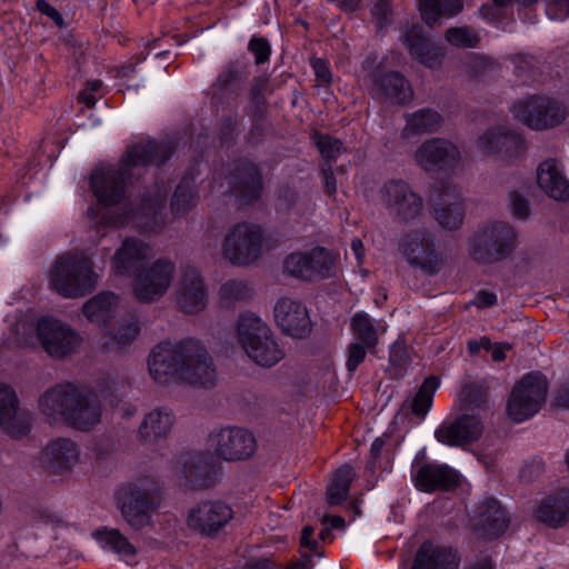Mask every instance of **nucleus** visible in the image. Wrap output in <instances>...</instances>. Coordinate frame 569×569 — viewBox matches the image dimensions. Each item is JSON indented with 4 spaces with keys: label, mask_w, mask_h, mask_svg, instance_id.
<instances>
[{
    "label": "nucleus",
    "mask_w": 569,
    "mask_h": 569,
    "mask_svg": "<svg viewBox=\"0 0 569 569\" xmlns=\"http://www.w3.org/2000/svg\"><path fill=\"white\" fill-rule=\"evenodd\" d=\"M547 14L553 20H563L569 16V0H547Z\"/></svg>",
    "instance_id": "nucleus-58"
},
{
    "label": "nucleus",
    "mask_w": 569,
    "mask_h": 569,
    "mask_svg": "<svg viewBox=\"0 0 569 569\" xmlns=\"http://www.w3.org/2000/svg\"><path fill=\"white\" fill-rule=\"evenodd\" d=\"M495 563L489 556H481L475 561L470 562L465 569H495Z\"/></svg>",
    "instance_id": "nucleus-64"
},
{
    "label": "nucleus",
    "mask_w": 569,
    "mask_h": 569,
    "mask_svg": "<svg viewBox=\"0 0 569 569\" xmlns=\"http://www.w3.org/2000/svg\"><path fill=\"white\" fill-rule=\"evenodd\" d=\"M263 233L252 223H238L224 236L221 246L222 257L234 266H249L261 254Z\"/></svg>",
    "instance_id": "nucleus-11"
},
{
    "label": "nucleus",
    "mask_w": 569,
    "mask_h": 569,
    "mask_svg": "<svg viewBox=\"0 0 569 569\" xmlns=\"http://www.w3.org/2000/svg\"><path fill=\"white\" fill-rule=\"evenodd\" d=\"M503 8L505 7L496 6V3L493 2V4H483L480 8L479 12L483 19H486L488 21H493L500 16V11Z\"/></svg>",
    "instance_id": "nucleus-63"
},
{
    "label": "nucleus",
    "mask_w": 569,
    "mask_h": 569,
    "mask_svg": "<svg viewBox=\"0 0 569 569\" xmlns=\"http://www.w3.org/2000/svg\"><path fill=\"white\" fill-rule=\"evenodd\" d=\"M459 400L462 410H487V390L481 385L469 383L463 386Z\"/></svg>",
    "instance_id": "nucleus-49"
},
{
    "label": "nucleus",
    "mask_w": 569,
    "mask_h": 569,
    "mask_svg": "<svg viewBox=\"0 0 569 569\" xmlns=\"http://www.w3.org/2000/svg\"><path fill=\"white\" fill-rule=\"evenodd\" d=\"M390 371L395 378L403 377L410 365V357L405 346L396 343L389 353Z\"/></svg>",
    "instance_id": "nucleus-53"
},
{
    "label": "nucleus",
    "mask_w": 569,
    "mask_h": 569,
    "mask_svg": "<svg viewBox=\"0 0 569 569\" xmlns=\"http://www.w3.org/2000/svg\"><path fill=\"white\" fill-rule=\"evenodd\" d=\"M208 443L218 458L228 462L247 460L257 449L254 436L240 427H226L212 431Z\"/></svg>",
    "instance_id": "nucleus-15"
},
{
    "label": "nucleus",
    "mask_w": 569,
    "mask_h": 569,
    "mask_svg": "<svg viewBox=\"0 0 569 569\" xmlns=\"http://www.w3.org/2000/svg\"><path fill=\"white\" fill-rule=\"evenodd\" d=\"M350 329L356 338V342L366 345L369 350H373L379 341L378 331L373 320L365 312H358L351 318Z\"/></svg>",
    "instance_id": "nucleus-45"
},
{
    "label": "nucleus",
    "mask_w": 569,
    "mask_h": 569,
    "mask_svg": "<svg viewBox=\"0 0 569 569\" xmlns=\"http://www.w3.org/2000/svg\"><path fill=\"white\" fill-rule=\"evenodd\" d=\"M79 460L80 448L78 443L66 437L49 441L41 453V463L51 473L69 471Z\"/></svg>",
    "instance_id": "nucleus-28"
},
{
    "label": "nucleus",
    "mask_w": 569,
    "mask_h": 569,
    "mask_svg": "<svg viewBox=\"0 0 569 569\" xmlns=\"http://www.w3.org/2000/svg\"><path fill=\"white\" fill-rule=\"evenodd\" d=\"M439 386V379L430 376L420 386L416 396L411 401L412 412L417 416L423 417L431 407L433 395Z\"/></svg>",
    "instance_id": "nucleus-47"
},
{
    "label": "nucleus",
    "mask_w": 569,
    "mask_h": 569,
    "mask_svg": "<svg viewBox=\"0 0 569 569\" xmlns=\"http://www.w3.org/2000/svg\"><path fill=\"white\" fill-rule=\"evenodd\" d=\"M411 478L422 492L448 491L459 483L458 473L447 465L415 460Z\"/></svg>",
    "instance_id": "nucleus-20"
},
{
    "label": "nucleus",
    "mask_w": 569,
    "mask_h": 569,
    "mask_svg": "<svg viewBox=\"0 0 569 569\" xmlns=\"http://www.w3.org/2000/svg\"><path fill=\"white\" fill-rule=\"evenodd\" d=\"M483 423L478 415L463 413L453 421L443 422L436 430L437 440L447 446H463L479 439Z\"/></svg>",
    "instance_id": "nucleus-27"
},
{
    "label": "nucleus",
    "mask_w": 569,
    "mask_h": 569,
    "mask_svg": "<svg viewBox=\"0 0 569 569\" xmlns=\"http://www.w3.org/2000/svg\"><path fill=\"white\" fill-rule=\"evenodd\" d=\"M315 143L327 160L336 159L341 151L340 140L327 134L315 136Z\"/></svg>",
    "instance_id": "nucleus-54"
},
{
    "label": "nucleus",
    "mask_w": 569,
    "mask_h": 569,
    "mask_svg": "<svg viewBox=\"0 0 569 569\" xmlns=\"http://www.w3.org/2000/svg\"><path fill=\"white\" fill-rule=\"evenodd\" d=\"M405 43L411 57L427 68L436 69L442 63L443 49L431 42L421 26L413 24L405 33Z\"/></svg>",
    "instance_id": "nucleus-31"
},
{
    "label": "nucleus",
    "mask_w": 569,
    "mask_h": 569,
    "mask_svg": "<svg viewBox=\"0 0 569 569\" xmlns=\"http://www.w3.org/2000/svg\"><path fill=\"white\" fill-rule=\"evenodd\" d=\"M371 94L383 102L406 104L411 101L413 91L401 73L390 71L373 74Z\"/></svg>",
    "instance_id": "nucleus-30"
},
{
    "label": "nucleus",
    "mask_w": 569,
    "mask_h": 569,
    "mask_svg": "<svg viewBox=\"0 0 569 569\" xmlns=\"http://www.w3.org/2000/svg\"><path fill=\"white\" fill-rule=\"evenodd\" d=\"M502 127L492 128L486 131L482 136L479 137L477 141L478 149L485 154H495L502 152L503 147L501 146L502 137H503Z\"/></svg>",
    "instance_id": "nucleus-52"
},
{
    "label": "nucleus",
    "mask_w": 569,
    "mask_h": 569,
    "mask_svg": "<svg viewBox=\"0 0 569 569\" xmlns=\"http://www.w3.org/2000/svg\"><path fill=\"white\" fill-rule=\"evenodd\" d=\"M176 423L171 409L158 407L144 415L137 430V440L144 446H154L166 440Z\"/></svg>",
    "instance_id": "nucleus-29"
},
{
    "label": "nucleus",
    "mask_w": 569,
    "mask_h": 569,
    "mask_svg": "<svg viewBox=\"0 0 569 569\" xmlns=\"http://www.w3.org/2000/svg\"><path fill=\"white\" fill-rule=\"evenodd\" d=\"M248 50L254 56L257 64L267 62L271 53L269 41L264 38L258 37H252L250 39Z\"/></svg>",
    "instance_id": "nucleus-57"
},
{
    "label": "nucleus",
    "mask_w": 569,
    "mask_h": 569,
    "mask_svg": "<svg viewBox=\"0 0 569 569\" xmlns=\"http://www.w3.org/2000/svg\"><path fill=\"white\" fill-rule=\"evenodd\" d=\"M537 181L550 198L557 201L569 199V181L555 159H547L538 166Z\"/></svg>",
    "instance_id": "nucleus-34"
},
{
    "label": "nucleus",
    "mask_w": 569,
    "mask_h": 569,
    "mask_svg": "<svg viewBox=\"0 0 569 569\" xmlns=\"http://www.w3.org/2000/svg\"><path fill=\"white\" fill-rule=\"evenodd\" d=\"M32 421L31 411L20 408L16 390L7 383H0V427L2 430L13 438H20L30 431Z\"/></svg>",
    "instance_id": "nucleus-18"
},
{
    "label": "nucleus",
    "mask_w": 569,
    "mask_h": 569,
    "mask_svg": "<svg viewBox=\"0 0 569 569\" xmlns=\"http://www.w3.org/2000/svg\"><path fill=\"white\" fill-rule=\"evenodd\" d=\"M367 351L369 348L360 342L353 341L348 346L346 367L349 372H355L365 361Z\"/></svg>",
    "instance_id": "nucleus-55"
},
{
    "label": "nucleus",
    "mask_w": 569,
    "mask_h": 569,
    "mask_svg": "<svg viewBox=\"0 0 569 569\" xmlns=\"http://www.w3.org/2000/svg\"><path fill=\"white\" fill-rule=\"evenodd\" d=\"M355 476L356 472L349 465L340 467L333 473L332 480L327 488V500L329 505H341L347 499Z\"/></svg>",
    "instance_id": "nucleus-43"
},
{
    "label": "nucleus",
    "mask_w": 569,
    "mask_h": 569,
    "mask_svg": "<svg viewBox=\"0 0 569 569\" xmlns=\"http://www.w3.org/2000/svg\"><path fill=\"white\" fill-rule=\"evenodd\" d=\"M237 340L248 358L259 367H274L286 357L270 327L253 313L239 316Z\"/></svg>",
    "instance_id": "nucleus-5"
},
{
    "label": "nucleus",
    "mask_w": 569,
    "mask_h": 569,
    "mask_svg": "<svg viewBox=\"0 0 569 569\" xmlns=\"http://www.w3.org/2000/svg\"><path fill=\"white\" fill-rule=\"evenodd\" d=\"M219 302L224 308H234L238 303H246L253 297V288L247 280L229 279L218 291Z\"/></svg>",
    "instance_id": "nucleus-41"
},
{
    "label": "nucleus",
    "mask_w": 569,
    "mask_h": 569,
    "mask_svg": "<svg viewBox=\"0 0 569 569\" xmlns=\"http://www.w3.org/2000/svg\"><path fill=\"white\" fill-rule=\"evenodd\" d=\"M435 218L438 223L448 230L459 229L465 218V206L457 187L441 183L432 196Z\"/></svg>",
    "instance_id": "nucleus-21"
},
{
    "label": "nucleus",
    "mask_w": 569,
    "mask_h": 569,
    "mask_svg": "<svg viewBox=\"0 0 569 569\" xmlns=\"http://www.w3.org/2000/svg\"><path fill=\"white\" fill-rule=\"evenodd\" d=\"M274 320L280 330L292 338H305L311 330L307 308L288 297L280 298L273 309Z\"/></svg>",
    "instance_id": "nucleus-24"
},
{
    "label": "nucleus",
    "mask_w": 569,
    "mask_h": 569,
    "mask_svg": "<svg viewBox=\"0 0 569 569\" xmlns=\"http://www.w3.org/2000/svg\"><path fill=\"white\" fill-rule=\"evenodd\" d=\"M536 517L551 528H559L569 522V490H560L546 497L539 503Z\"/></svg>",
    "instance_id": "nucleus-35"
},
{
    "label": "nucleus",
    "mask_w": 569,
    "mask_h": 569,
    "mask_svg": "<svg viewBox=\"0 0 569 569\" xmlns=\"http://www.w3.org/2000/svg\"><path fill=\"white\" fill-rule=\"evenodd\" d=\"M212 466L206 456L200 453L183 457V472L186 479L194 487H207L210 482Z\"/></svg>",
    "instance_id": "nucleus-42"
},
{
    "label": "nucleus",
    "mask_w": 569,
    "mask_h": 569,
    "mask_svg": "<svg viewBox=\"0 0 569 569\" xmlns=\"http://www.w3.org/2000/svg\"><path fill=\"white\" fill-rule=\"evenodd\" d=\"M445 37L451 46L459 48H475L480 41L477 31L471 27L449 28Z\"/></svg>",
    "instance_id": "nucleus-50"
},
{
    "label": "nucleus",
    "mask_w": 569,
    "mask_h": 569,
    "mask_svg": "<svg viewBox=\"0 0 569 569\" xmlns=\"http://www.w3.org/2000/svg\"><path fill=\"white\" fill-rule=\"evenodd\" d=\"M510 112L516 120L538 131L555 128L567 117V110L559 101L537 94L517 100Z\"/></svg>",
    "instance_id": "nucleus-9"
},
{
    "label": "nucleus",
    "mask_w": 569,
    "mask_h": 569,
    "mask_svg": "<svg viewBox=\"0 0 569 569\" xmlns=\"http://www.w3.org/2000/svg\"><path fill=\"white\" fill-rule=\"evenodd\" d=\"M288 274L305 280L316 281L336 274V256L323 247H316L307 252H293L283 263Z\"/></svg>",
    "instance_id": "nucleus-14"
},
{
    "label": "nucleus",
    "mask_w": 569,
    "mask_h": 569,
    "mask_svg": "<svg viewBox=\"0 0 569 569\" xmlns=\"http://www.w3.org/2000/svg\"><path fill=\"white\" fill-rule=\"evenodd\" d=\"M118 303L113 292H100L83 305L82 311L90 322L104 325L113 318Z\"/></svg>",
    "instance_id": "nucleus-39"
},
{
    "label": "nucleus",
    "mask_w": 569,
    "mask_h": 569,
    "mask_svg": "<svg viewBox=\"0 0 569 569\" xmlns=\"http://www.w3.org/2000/svg\"><path fill=\"white\" fill-rule=\"evenodd\" d=\"M116 497L123 519L133 530L150 526L152 515L162 502L160 483L151 476H142L121 486Z\"/></svg>",
    "instance_id": "nucleus-4"
},
{
    "label": "nucleus",
    "mask_w": 569,
    "mask_h": 569,
    "mask_svg": "<svg viewBox=\"0 0 569 569\" xmlns=\"http://www.w3.org/2000/svg\"><path fill=\"white\" fill-rule=\"evenodd\" d=\"M517 234L507 222L495 221L480 228L469 240L470 257L483 264L508 258L516 249Z\"/></svg>",
    "instance_id": "nucleus-7"
},
{
    "label": "nucleus",
    "mask_w": 569,
    "mask_h": 569,
    "mask_svg": "<svg viewBox=\"0 0 569 569\" xmlns=\"http://www.w3.org/2000/svg\"><path fill=\"white\" fill-rule=\"evenodd\" d=\"M139 333V321L136 318L130 317L129 319L122 320L120 322L114 335L107 332L101 336L98 342L99 349L106 353L124 349L137 339Z\"/></svg>",
    "instance_id": "nucleus-37"
},
{
    "label": "nucleus",
    "mask_w": 569,
    "mask_h": 569,
    "mask_svg": "<svg viewBox=\"0 0 569 569\" xmlns=\"http://www.w3.org/2000/svg\"><path fill=\"white\" fill-rule=\"evenodd\" d=\"M37 336L44 351L54 358H63L74 352L81 343L77 331L53 318L39 320Z\"/></svg>",
    "instance_id": "nucleus-16"
},
{
    "label": "nucleus",
    "mask_w": 569,
    "mask_h": 569,
    "mask_svg": "<svg viewBox=\"0 0 569 569\" xmlns=\"http://www.w3.org/2000/svg\"><path fill=\"white\" fill-rule=\"evenodd\" d=\"M153 151L160 159H166L170 154V148L166 144L136 143L128 148L117 168L108 167L93 171L91 189L99 202L106 206L118 204L124 197L127 177L133 168L154 162L156 159L151 156Z\"/></svg>",
    "instance_id": "nucleus-3"
},
{
    "label": "nucleus",
    "mask_w": 569,
    "mask_h": 569,
    "mask_svg": "<svg viewBox=\"0 0 569 569\" xmlns=\"http://www.w3.org/2000/svg\"><path fill=\"white\" fill-rule=\"evenodd\" d=\"M418 8L422 20L430 27L441 17L451 18L463 9L462 0H418Z\"/></svg>",
    "instance_id": "nucleus-40"
},
{
    "label": "nucleus",
    "mask_w": 569,
    "mask_h": 569,
    "mask_svg": "<svg viewBox=\"0 0 569 569\" xmlns=\"http://www.w3.org/2000/svg\"><path fill=\"white\" fill-rule=\"evenodd\" d=\"M233 517L231 507L221 501H204L189 511L188 526L202 536L219 532Z\"/></svg>",
    "instance_id": "nucleus-22"
},
{
    "label": "nucleus",
    "mask_w": 569,
    "mask_h": 569,
    "mask_svg": "<svg viewBox=\"0 0 569 569\" xmlns=\"http://www.w3.org/2000/svg\"><path fill=\"white\" fill-rule=\"evenodd\" d=\"M228 181L230 191L243 203H251L261 196V173L258 167L249 160L236 162Z\"/></svg>",
    "instance_id": "nucleus-26"
},
{
    "label": "nucleus",
    "mask_w": 569,
    "mask_h": 569,
    "mask_svg": "<svg viewBox=\"0 0 569 569\" xmlns=\"http://www.w3.org/2000/svg\"><path fill=\"white\" fill-rule=\"evenodd\" d=\"M325 188L328 194L332 196L337 191V180L331 167L322 169Z\"/></svg>",
    "instance_id": "nucleus-62"
},
{
    "label": "nucleus",
    "mask_w": 569,
    "mask_h": 569,
    "mask_svg": "<svg viewBox=\"0 0 569 569\" xmlns=\"http://www.w3.org/2000/svg\"><path fill=\"white\" fill-rule=\"evenodd\" d=\"M269 87V81L264 77H258L252 80L250 94L253 100H260L264 97Z\"/></svg>",
    "instance_id": "nucleus-61"
},
{
    "label": "nucleus",
    "mask_w": 569,
    "mask_h": 569,
    "mask_svg": "<svg viewBox=\"0 0 569 569\" xmlns=\"http://www.w3.org/2000/svg\"><path fill=\"white\" fill-rule=\"evenodd\" d=\"M91 259L82 253L60 256L50 269V286L64 298H80L90 293L98 283Z\"/></svg>",
    "instance_id": "nucleus-6"
},
{
    "label": "nucleus",
    "mask_w": 569,
    "mask_h": 569,
    "mask_svg": "<svg viewBox=\"0 0 569 569\" xmlns=\"http://www.w3.org/2000/svg\"><path fill=\"white\" fill-rule=\"evenodd\" d=\"M313 535L315 530L312 527L307 526L302 529L300 546L305 551L301 560L295 563L290 569H312L313 562L310 556H323V551L319 548L318 540L313 539Z\"/></svg>",
    "instance_id": "nucleus-48"
},
{
    "label": "nucleus",
    "mask_w": 569,
    "mask_h": 569,
    "mask_svg": "<svg viewBox=\"0 0 569 569\" xmlns=\"http://www.w3.org/2000/svg\"><path fill=\"white\" fill-rule=\"evenodd\" d=\"M379 199L392 220L400 224L413 223L423 211L422 197L402 179L386 181L379 189Z\"/></svg>",
    "instance_id": "nucleus-8"
},
{
    "label": "nucleus",
    "mask_w": 569,
    "mask_h": 569,
    "mask_svg": "<svg viewBox=\"0 0 569 569\" xmlns=\"http://www.w3.org/2000/svg\"><path fill=\"white\" fill-rule=\"evenodd\" d=\"M39 412L53 425H66L88 432L102 420V405L97 391L72 382L48 388L38 399Z\"/></svg>",
    "instance_id": "nucleus-2"
},
{
    "label": "nucleus",
    "mask_w": 569,
    "mask_h": 569,
    "mask_svg": "<svg viewBox=\"0 0 569 569\" xmlns=\"http://www.w3.org/2000/svg\"><path fill=\"white\" fill-rule=\"evenodd\" d=\"M509 208L511 214L518 219H527L530 214V208L527 197L517 190H512L509 192Z\"/></svg>",
    "instance_id": "nucleus-56"
},
{
    "label": "nucleus",
    "mask_w": 569,
    "mask_h": 569,
    "mask_svg": "<svg viewBox=\"0 0 569 569\" xmlns=\"http://www.w3.org/2000/svg\"><path fill=\"white\" fill-rule=\"evenodd\" d=\"M167 198V189H157L153 194L143 197L140 209L126 213L123 217L111 221V224L119 227L133 221L139 228L156 231L166 224V218L162 214Z\"/></svg>",
    "instance_id": "nucleus-25"
},
{
    "label": "nucleus",
    "mask_w": 569,
    "mask_h": 569,
    "mask_svg": "<svg viewBox=\"0 0 569 569\" xmlns=\"http://www.w3.org/2000/svg\"><path fill=\"white\" fill-rule=\"evenodd\" d=\"M311 67L315 71L316 79L319 84H330L332 76L327 62L322 59L315 58L311 60Z\"/></svg>",
    "instance_id": "nucleus-59"
},
{
    "label": "nucleus",
    "mask_w": 569,
    "mask_h": 569,
    "mask_svg": "<svg viewBox=\"0 0 569 569\" xmlns=\"http://www.w3.org/2000/svg\"><path fill=\"white\" fill-rule=\"evenodd\" d=\"M509 518L500 502L488 498L479 507V515L475 519V530L482 537L492 539L500 536L508 528Z\"/></svg>",
    "instance_id": "nucleus-32"
},
{
    "label": "nucleus",
    "mask_w": 569,
    "mask_h": 569,
    "mask_svg": "<svg viewBox=\"0 0 569 569\" xmlns=\"http://www.w3.org/2000/svg\"><path fill=\"white\" fill-rule=\"evenodd\" d=\"M501 146L503 149L500 154L507 159H517L526 151V142L522 136L508 129L503 130Z\"/></svg>",
    "instance_id": "nucleus-51"
},
{
    "label": "nucleus",
    "mask_w": 569,
    "mask_h": 569,
    "mask_svg": "<svg viewBox=\"0 0 569 569\" xmlns=\"http://www.w3.org/2000/svg\"><path fill=\"white\" fill-rule=\"evenodd\" d=\"M153 257L152 248L137 238H127L112 257L111 268L116 274L134 277Z\"/></svg>",
    "instance_id": "nucleus-23"
},
{
    "label": "nucleus",
    "mask_w": 569,
    "mask_h": 569,
    "mask_svg": "<svg viewBox=\"0 0 569 569\" xmlns=\"http://www.w3.org/2000/svg\"><path fill=\"white\" fill-rule=\"evenodd\" d=\"M178 308L187 315L202 311L208 303V288L201 272L193 266L183 264L177 284Z\"/></svg>",
    "instance_id": "nucleus-17"
},
{
    "label": "nucleus",
    "mask_w": 569,
    "mask_h": 569,
    "mask_svg": "<svg viewBox=\"0 0 569 569\" xmlns=\"http://www.w3.org/2000/svg\"><path fill=\"white\" fill-rule=\"evenodd\" d=\"M415 161L426 172L448 170L459 163L460 151L449 140L431 138L418 147Z\"/></svg>",
    "instance_id": "nucleus-19"
},
{
    "label": "nucleus",
    "mask_w": 569,
    "mask_h": 569,
    "mask_svg": "<svg viewBox=\"0 0 569 569\" xmlns=\"http://www.w3.org/2000/svg\"><path fill=\"white\" fill-rule=\"evenodd\" d=\"M547 380L539 372L526 375L513 388L507 410L511 419L522 422L537 413L546 400Z\"/></svg>",
    "instance_id": "nucleus-12"
},
{
    "label": "nucleus",
    "mask_w": 569,
    "mask_h": 569,
    "mask_svg": "<svg viewBox=\"0 0 569 569\" xmlns=\"http://www.w3.org/2000/svg\"><path fill=\"white\" fill-rule=\"evenodd\" d=\"M405 119L403 138L436 132L442 124V117L430 108H422L412 113H407Z\"/></svg>",
    "instance_id": "nucleus-36"
},
{
    "label": "nucleus",
    "mask_w": 569,
    "mask_h": 569,
    "mask_svg": "<svg viewBox=\"0 0 569 569\" xmlns=\"http://www.w3.org/2000/svg\"><path fill=\"white\" fill-rule=\"evenodd\" d=\"M198 196L194 191V182L191 178L184 177L178 184L172 200L171 210L174 217L184 216L197 203Z\"/></svg>",
    "instance_id": "nucleus-44"
},
{
    "label": "nucleus",
    "mask_w": 569,
    "mask_h": 569,
    "mask_svg": "<svg viewBox=\"0 0 569 569\" xmlns=\"http://www.w3.org/2000/svg\"><path fill=\"white\" fill-rule=\"evenodd\" d=\"M148 370L152 380L161 386L186 385L212 389L218 381L214 360L198 339L162 341L148 356Z\"/></svg>",
    "instance_id": "nucleus-1"
},
{
    "label": "nucleus",
    "mask_w": 569,
    "mask_h": 569,
    "mask_svg": "<svg viewBox=\"0 0 569 569\" xmlns=\"http://www.w3.org/2000/svg\"><path fill=\"white\" fill-rule=\"evenodd\" d=\"M176 273L173 261L160 258L134 276L132 295L141 303L160 300L168 291Z\"/></svg>",
    "instance_id": "nucleus-13"
},
{
    "label": "nucleus",
    "mask_w": 569,
    "mask_h": 569,
    "mask_svg": "<svg viewBox=\"0 0 569 569\" xmlns=\"http://www.w3.org/2000/svg\"><path fill=\"white\" fill-rule=\"evenodd\" d=\"M92 537L103 549L117 553L128 562L137 555L136 547L118 529L103 527L93 531Z\"/></svg>",
    "instance_id": "nucleus-38"
},
{
    "label": "nucleus",
    "mask_w": 569,
    "mask_h": 569,
    "mask_svg": "<svg viewBox=\"0 0 569 569\" xmlns=\"http://www.w3.org/2000/svg\"><path fill=\"white\" fill-rule=\"evenodd\" d=\"M399 251L411 267L429 276L438 273L443 264L435 236L425 228L405 233L399 242Z\"/></svg>",
    "instance_id": "nucleus-10"
},
{
    "label": "nucleus",
    "mask_w": 569,
    "mask_h": 569,
    "mask_svg": "<svg viewBox=\"0 0 569 569\" xmlns=\"http://www.w3.org/2000/svg\"><path fill=\"white\" fill-rule=\"evenodd\" d=\"M248 71L246 64L240 61H229L219 73L212 88L218 91L231 89L238 82L247 78Z\"/></svg>",
    "instance_id": "nucleus-46"
},
{
    "label": "nucleus",
    "mask_w": 569,
    "mask_h": 569,
    "mask_svg": "<svg viewBox=\"0 0 569 569\" xmlns=\"http://www.w3.org/2000/svg\"><path fill=\"white\" fill-rule=\"evenodd\" d=\"M457 553L446 547L423 542L416 552L411 569H458Z\"/></svg>",
    "instance_id": "nucleus-33"
},
{
    "label": "nucleus",
    "mask_w": 569,
    "mask_h": 569,
    "mask_svg": "<svg viewBox=\"0 0 569 569\" xmlns=\"http://www.w3.org/2000/svg\"><path fill=\"white\" fill-rule=\"evenodd\" d=\"M472 303L477 308H489L497 303V296L496 293L488 291V290H480L472 301Z\"/></svg>",
    "instance_id": "nucleus-60"
}]
</instances>
